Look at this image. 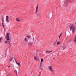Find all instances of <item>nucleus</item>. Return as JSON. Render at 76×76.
<instances>
[{"label":"nucleus","mask_w":76,"mask_h":76,"mask_svg":"<svg viewBox=\"0 0 76 76\" xmlns=\"http://www.w3.org/2000/svg\"><path fill=\"white\" fill-rule=\"evenodd\" d=\"M70 30V31H72V29L75 28V27H74V25L73 24H71L69 26Z\"/></svg>","instance_id":"obj_1"},{"label":"nucleus","mask_w":76,"mask_h":76,"mask_svg":"<svg viewBox=\"0 0 76 76\" xmlns=\"http://www.w3.org/2000/svg\"><path fill=\"white\" fill-rule=\"evenodd\" d=\"M5 38H7V41H9L10 40V37H9V33H7V36L5 37Z\"/></svg>","instance_id":"obj_2"},{"label":"nucleus","mask_w":76,"mask_h":76,"mask_svg":"<svg viewBox=\"0 0 76 76\" xmlns=\"http://www.w3.org/2000/svg\"><path fill=\"white\" fill-rule=\"evenodd\" d=\"M69 3V1L68 0L65 1L64 4V6L66 7V6H67V4Z\"/></svg>","instance_id":"obj_3"},{"label":"nucleus","mask_w":76,"mask_h":76,"mask_svg":"<svg viewBox=\"0 0 76 76\" xmlns=\"http://www.w3.org/2000/svg\"><path fill=\"white\" fill-rule=\"evenodd\" d=\"M49 69L51 71V72L53 73V72H54V70H53V69L52 68V66H50L49 67Z\"/></svg>","instance_id":"obj_4"},{"label":"nucleus","mask_w":76,"mask_h":76,"mask_svg":"<svg viewBox=\"0 0 76 76\" xmlns=\"http://www.w3.org/2000/svg\"><path fill=\"white\" fill-rule=\"evenodd\" d=\"M6 20L7 21V22H10V20H9V16H6Z\"/></svg>","instance_id":"obj_5"},{"label":"nucleus","mask_w":76,"mask_h":76,"mask_svg":"<svg viewBox=\"0 0 76 76\" xmlns=\"http://www.w3.org/2000/svg\"><path fill=\"white\" fill-rule=\"evenodd\" d=\"M42 62H41L40 64L39 67L41 70L43 69V68L42 67Z\"/></svg>","instance_id":"obj_6"},{"label":"nucleus","mask_w":76,"mask_h":76,"mask_svg":"<svg viewBox=\"0 0 76 76\" xmlns=\"http://www.w3.org/2000/svg\"><path fill=\"white\" fill-rule=\"evenodd\" d=\"M72 32L73 33L72 35H73V34H74V33H75V32L76 31V28H74L72 29Z\"/></svg>","instance_id":"obj_7"},{"label":"nucleus","mask_w":76,"mask_h":76,"mask_svg":"<svg viewBox=\"0 0 76 76\" xmlns=\"http://www.w3.org/2000/svg\"><path fill=\"white\" fill-rule=\"evenodd\" d=\"M15 20L16 22H19L20 21V18H17L15 19Z\"/></svg>","instance_id":"obj_8"},{"label":"nucleus","mask_w":76,"mask_h":76,"mask_svg":"<svg viewBox=\"0 0 76 76\" xmlns=\"http://www.w3.org/2000/svg\"><path fill=\"white\" fill-rule=\"evenodd\" d=\"M51 52H53V50H51V51H48V50H47L46 51V53H51Z\"/></svg>","instance_id":"obj_9"},{"label":"nucleus","mask_w":76,"mask_h":76,"mask_svg":"<svg viewBox=\"0 0 76 76\" xmlns=\"http://www.w3.org/2000/svg\"><path fill=\"white\" fill-rule=\"evenodd\" d=\"M38 5H37L36 7V13H37L38 12Z\"/></svg>","instance_id":"obj_10"},{"label":"nucleus","mask_w":76,"mask_h":76,"mask_svg":"<svg viewBox=\"0 0 76 76\" xmlns=\"http://www.w3.org/2000/svg\"><path fill=\"white\" fill-rule=\"evenodd\" d=\"M13 57H12L11 58H10V62H11V61H12V60H13Z\"/></svg>","instance_id":"obj_11"},{"label":"nucleus","mask_w":76,"mask_h":76,"mask_svg":"<svg viewBox=\"0 0 76 76\" xmlns=\"http://www.w3.org/2000/svg\"><path fill=\"white\" fill-rule=\"evenodd\" d=\"M34 60H35V61H37V57L35 56H34Z\"/></svg>","instance_id":"obj_12"},{"label":"nucleus","mask_w":76,"mask_h":76,"mask_svg":"<svg viewBox=\"0 0 76 76\" xmlns=\"http://www.w3.org/2000/svg\"><path fill=\"white\" fill-rule=\"evenodd\" d=\"M14 72L15 73H16V74H18V72H17V71L16 70H14Z\"/></svg>","instance_id":"obj_13"},{"label":"nucleus","mask_w":76,"mask_h":76,"mask_svg":"<svg viewBox=\"0 0 76 76\" xmlns=\"http://www.w3.org/2000/svg\"><path fill=\"white\" fill-rule=\"evenodd\" d=\"M2 23H4V19L2 18Z\"/></svg>","instance_id":"obj_14"},{"label":"nucleus","mask_w":76,"mask_h":76,"mask_svg":"<svg viewBox=\"0 0 76 76\" xmlns=\"http://www.w3.org/2000/svg\"><path fill=\"white\" fill-rule=\"evenodd\" d=\"M2 26L4 28V23H2Z\"/></svg>","instance_id":"obj_15"},{"label":"nucleus","mask_w":76,"mask_h":76,"mask_svg":"<svg viewBox=\"0 0 76 76\" xmlns=\"http://www.w3.org/2000/svg\"><path fill=\"white\" fill-rule=\"evenodd\" d=\"M43 60H44V59H43V58H42V59H41V63H42V62H43Z\"/></svg>","instance_id":"obj_16"},{"label":"nucleus","mask_w":76,"mask_h":76,"mask_svg":"<svg viewBox=\"0 0 76 76\" xmlns=\"http://www.w3.org/2000/svg\"><path fill=\"white\" fill-rule=\"evenodd\" d=\"M27 38H26L24 40H25V41H26H26H27Z\"/></svg>","instance_id":"obj_17"},{"label":"nucleus","mask_w":76,"mask_h":76,"mask_svg":"<svg viewBox=\"0 0 76 76\" xmlns=\"http://www.w3.org/2000/svg\"><path fill=\"white\" fill-rule=\"evenodd\" d=\"M5 44H7V43H8V42L7 41H5Z\"/></svg>","instance_id":"obj_18"},{"label":"nucleus","mask_w":76,"mask_h":76,"mask_svg":"<svg viewBox=\"0 0 76 76\" xmlns=\"http://www.w3.org/2000/svg\"><path fill=\"white\" fill-rule=\"evenodd\" d=\"M62 34H63V33H61L60 35L59 36L60 37H61V36H62Z\"/></svg>","instance_id":"obj_19"},{"label":"nucleus","mask_w":76,"mask_h":76,"mask_svg":"<svg viewBox=\"0 0 76 76\" xmlns=\"http://www.w3.org/2000/svg\"><path fill=\"white\" fill-rule=\"evenodd\" d=\"M18 65V66H20V64L19 63H17Z\"/></svg>","instance_id":"obj_20"},{"label":"nucleus","mask_w":76,"mask_h":76,"mask_svg":"<svg viewBox=\"0 0 76 76\" xmlns=\"http://www.w3.org/2000/svg\"><path fill=\"white\" fill-rule=\"evenodd\" d=\"M57 44V45L60 44V42H58Z\"/></svg>","instance_id":"obj_21"},{"label":"nucleus","mask_w":76,"mask_h":76,"mask_svg":"<svg viewBox=\"0 0 76 76\" xmlns=\"http://www.w3.org/2000/svg\"><path fill=\"white\" fill-rule=\"evenodd\" d=\"M1 39H2V37L0 38V42H1Z\"/></svg>","instance_id":"obj_22"},{"label":"nucleus","mask_w":76,"mask_h":76,"mask_svg":"<svg viewBox=\"0 0 76 76\" xmlns=\"http://www.w3.org/2000/svg\"><path fill=\"white\" fill-rule=\"evenodd\" d=\"M34 39H35V38H34V37H33V39H32L33 41H34Z\"/></svg>","instance_id":"obj_23"},{"label":"nucleus","mask_w":76,"mask_h":76,"mask_svg":"<svg viewBox=\"0 0 76 76\" xmlns=\"http://www.w3.org/2000/svg\"><path fill=\"white\" fill-rule=\"evenodd\" d=\"M27 37H28V38H30V37H29V36H27Z\"/></svg>","instance_id":"obj_24"},{"label":"nucleus","mask_w":76,"mask_h":76,"mask_svg":"<svg viewBox=\"0 0 76 76\" xmlns=\"http://www.w3.org/2000/svg\"><path fill=\"white\" fill-rule=\"evenodd\" d=\"M10 76V73H9L7 75V76Z\"/></svg>","instance_id":"obj_25"},{"label":"nucleus","mask_w":76,"mask_h":76,"mask_svg":"<svg viewBox=\"0 0 76 76\" xmlns=\"http://www.w3.org/2000/svg\"><path fill=\"white\" fill-rule=\"evenodd\" d=\"M32 42H30L29 43V44H31Z\"/></svg>","instance_id":"obj_26"},{"label":"nucleus","mask_w":76,"mask_h":76,"mask_svg":"<svg viewBox=\"0 0 76 76\" xmlns=\"http://www.w3.org/2000/svg\"><path fill=\"white\" fill-rule=\"evenodd\" d=\"M61 47H62V48H64V47H63L62 46H61Z\"/></svg>","instance_id":"obj_27"},{"label":"nucleus","mask_w":76,"mask_h":76,"mask_svg":"<svg viewBox=\"0 0 76 76\" xmlns=\"http://www.w3.org/2000/svg\"><path fill=\"white\" fill-rule=\"evenodd\" d=\"M60 39V36H59V39Z\"/></svg>","instance_id":"obj_28"},{"label":"nucleus","mask_w":76,"mask_h":76,"mask_svg":"<svg viewBox=\"0 0 76 76\" xmlns=\"http://www.w3.org/2000/svg\"><path fill=\"white\" fill-rule=\"evenodd\" d=\"M10 67V66H9L8 67V68H9V67Z\"/></svg>","instance_id":"obj_29"},{"label":"nucleus","mask_w":76,"mask_h":76,"mask_svg":"<svg viewBox=\"0 0 76 76\" xmlns=\"http://www.w3.org/2000/svg\"><path fill=\"white\" fill-rule=\"evenodd\" d=\"M15 61L16 62H17L16 60H15Z\"/></svg>","instance_id":"obj_30"}]
</instances>
